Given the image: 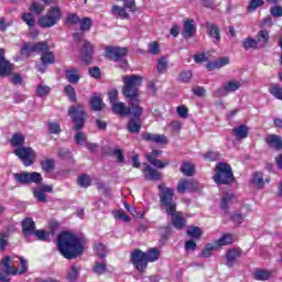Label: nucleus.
Instances as JSON below:
<instances>
[{
	"label": "nucleus",
	"mask_w": 282,
	"mask_h": 282,
	"mask_svg": "<svg viewBox=\"0 0 282 282\" xmlns=\"http://www.w3.org/2000/svg\"><path fill=\"white\" fill-rule=\"evenodd\" d=\"M241 254H242L241 249H229L226 254L227 268H232V265H235V263H237V259H239V257H241Z\"/></svg>",
	"instance_id": "22"
},
{
	"label": "nucleus",
	"mask_w": 282,
	"mask_h": 282,
	"mask_svg": "<svg viewBox=\"0 0 282 282\" xmlns=\"http://www.w3.org/2000/svg\"><path fill=\"white\" fill-rule=\"evenodd\" d=\"M14 180L18 184H41L43 182V176L37 172H21L13 174Z\"/></svg>",
	"instance_id": "8"
},
{
	"label": "nucleus",
	"mask_w": 282,
	"mask_h": 282,
	"mask_svg": "<svg viewBox=\"0 0 282 282\" xmlns=\"http://www.w3.org/2000/svg\"><path fill=\"white\" fill-rule=\"evenodd\" d=\"M50 91H52V88L47 85L40 84L36 88V94L40 98L50 96Z\"/></svg>",
	"instance_id": "47"
},
{
	"label": "nucleus",
	"mask_w": 282,
	"mask_h": 282,
	"mask_svg": "<svg viewBox=\"0 0 282 282\" xmlns=\"http://www.w3.org/2000/svg\"><path fill=\"white\" fill-rule=\"evenodd\" d=\"M160 259V251L155 248L148 250L145 253V261L149 263H153V261H158Z\"/></svg>",
	"instance_id": "42"
},
{
	"label": "nucleus",
	"mask_w": 282,
	"mask_h": 282,
	"mask_svg": "<svg viewBox=\"0 0 282 282\" xmlns=\"http://www.w3.org/2000/svg\"><path fill=\"white\" fill-rule=\"evenodd\" d=\"M142 140L145 142H154L155 144H169V139L164 134H155L151 132H143Z\"/></svg>",
	"instance_id": "15"
},
{
	"label": "nucleus",
	"mask_w": 282,
	"mask_h": 282,
	"mask_svg": "<svg viewBox=\"0 0 282 282\" xmlns=\"http://www.w3.org/2000/svg\"><path fill=\"white\" fill-rule=\"evenodd\" d=\"M271 17H274L275 19H279L282 17V7L275 6L270 9Z\"/></svg>",
	"instance_id": "64"
},
{
	"label": "nucleus",
	"mask_w": 282,
	"mask_h": 282,
	"mask_svg": "<svg viewBox=\"0 0 282 282\" xmlns=\"http://www.w3.org/2000/svg\"><path fill=\"white\" fill-rule=\"evenodd\" d=\"M130 262L134 265L138 272H144V270H147V265H149L147 262V253L140 249H135L131 252Z\"/></svg>",
	"instance_id": "9"
},
{
	"label": "nucleus",
	"mask_w": 282,
	"mask_h": 282,
	"mask_svg": "<svg viewBox=\"0 0 282 282\" xmlns=\"http://www.w3.org/2000/svg\"><path fill=\"white\" fill-rule=\"evenodd\" d=\"M55 166V162L53 159H46L41 161V169L44 170L45 173H52V170Z\"/></svg>",
	"instance_id": "45"
},
{
	"label": "nucleus",
	"mask_w": 282,
	"mask_h": 282,
	"mask_svg": "<svg viewBox=\"0 0 282 282\" xmlns=\"http://www.w3.org/2000/svg\"><path fill=\"white\" fill-rule=\"evenodd\" d=\"M186 191L195 193L197 191V181L194 180H181L177 184V193L184 194Z\"/></svg>",
	"instance_id": "17"
},
{
	"label": "nucleus",
	"mask_w": 282,
	"mask_h": 282,
	"mask_svg": "<svg viewBox=\"0 0 282 282\" xmlns=\"http://www.w3.org/2000/svg\"><path fill=\"white\" fill-rule=\"evenodd\" d=\"M14 155H17L24 166H32L36 160V152L32 148L20 147L14 150Z\"/></svg>",
	"instance_id": "7"
},
{
	"label": "nucleus",
	"mask_w": 282,
	"mask_h": 282,
	"mask_svg": "<svg viewBox=\"0 0 282 282\" xmlns=\"http://www.w3.org/2000/svg\"><path fill=\"white\" fill-rule=\"evenodd\" d=\"M167 215L171 217L172 225L176 230H182L186 227V218L181 214V212H177V209L167 213Z\"/></svg>",
	"instance_id": "13"
},
{
	"label": "nucleus",
	"mask_w": 282,
	"mask_h": 282,
	"mask_svg": "<svg viewBox=\"0 0 282 282\" xmlns=\"http://www.w3.org/2000/svg\"><path fill=\"white\" fill-rule=\"evenodd\" d=\"M34 230H36V225L34 224V220L32 218H25L22 221V231L24 232V235H34Z\"/></svg>",
	"instance_id": "24"
},
{
	"label": "nucleus",
	"mask_w": 282,
	"mask_h": 282,
	"mask_svg": "<svg viewBox=\"0 0 282 282\" xmlns=\"http://www.w3.org/2000/svg\"><path fill=\"white\" fill-rule=\"evenodd\" d=\"M112 112H115L117 116H129L131 110L127 104L117 101L115 105H112Z\"/></svg>",
	"instance_id": "23"
},
{
	"label": "nucleus",
	"mask_w": 282,
	"mask_h": 282,
	"mask_svg": "<svg viewBox=\"0 0 282 282\" xmlns=\"http://www.w3.org/2000/svg\"><path fill=\"white\" fill-rule=\"evenodd\" d=\"M127 129L129 133H140V130L142 129V120L130 118Z\"/></svg>",
	"instance_id": "28"
},
{
	"label": "nucleus",
	"mask_w": 282,
	"mask_h": 282,
	"mask_svg": "<svg viewBox=\"0 0 282 282\" xmlns=\"http://www.w3.org/2000/svg\"><path fill=\"white\" fill-rule=\"evenodd\" d=\"M181 172L185 174L187 177H193L195 175V164L189 162H184L181 166Z\"/></svg>",
	"instance_id": "37"
},
{
	"label": "nucleus",
	"mask_w": 282,
	"mask_h": 282,
	"mask_svg": "<svg viewBox=\"0 0 282 282\" xmlns=\"http://www.w3.org/2000/svg\"><path fill=\"white\" fill-rule=\"evenodd\" d=\"M53 192H54V186L41 185L33 189V195L37 202L45 204V202H47L46 193H53Z\"/></svg>",
	"instance_id": "12"
},
{
	"label": "nucleus",
	"mask_w": 282,
	"mask_h": 282,
	"mask_svg": "<svg viewBox=\"0 0 282 282\" xmlns=\"http://www.w3.org/2000/svg\"><path fill=\"white\" fill-rule=\"evenodd\" d=\"M143 175L145 180H148L149 182H158L162 180V173L158 172V170L153 169L149 164H145V169L143 170Z\"/></svg>",
	"instance_id": "19"
},
{
	"label": "nucleus",
	"mask_w": 282,
	"mask_h": 282,
	"mask_svg": "<svg viewBox=\"0 0 282 282\" xmlns=\"http://www.w3.org/2000/svg\"><path fill=\"white\" fill-rule=\"evenodd\" d=\"M94 252L99 257L100 259H105L107 257V247H105L104 243H96L94 246Z\"/></svg>",
	"instance_id": "46"
},
{
	"label": "nucleus",
	"mask_w": 282,
	"mask_h": 282,
	"mask_svg": "<svg viewBox=\"0 0 282 282\" xmlns=\"http://www.w3.org/2000/svg\"><path fill=\"white\" fill-rule=\"evenodd\" d=\"M226 65H230V57H218L214 62H209L206 68L209 72H215V69H221V67H226Z\"/></svg>",
	"instance_id": "20"
},
{
	"label": "nucleus",
	"mask_w": 282,
	"mask_h": 282,
	"mask_svg": "<svg viewBox=\"0 0 282 282\" xmlns=\"http://www.w3.org/2000/svg\"><path fill=\"white\" fill-rule=\"evenodd\" d=\"M254 279H257V281H268V279H270V271L258 270L254 273Z\"/></svg>",
	"instance_id": "50"
},
{
	"label": "nucleus",
	"mask_w": 282,
	"mask_h": 282,
	"mask_svg": "<svg viewBox=\"0 0 282 282\" xmlns=\"http://www.w3.org/2000/svg\"><path fill=\"white\" fill-rule=\"evenodd\" d=\"M241 87V83L237 80H230L227 84H225V88L227 89V93L232 94V91H237Z\"/></svg>",
	"instance_id": "48"
},
{
	"label": "nucleus",
	"mask_w": 282,
	"mask_h": 282,
	"mask_svg": "<svg viewBox=\"0 0 282 282\" xmlns=\"http://www.w3.org/2000/svg\"><path fill=\"white\" fill-rule=\"evenodd\" d=\"M204 159L208 160L209 162H215L219 160V152L209 151L204 154Z\"/></svg>",
	"instance_id": "63"
},
{
	"label": "nucleus",
	"mask_w": 282,
	"mask_h": 282,
	"mask_svg": "<svg viewBox=\"0 0 282 282\" xmlns=\"http://www.w3.org/2000/svg\"><path fill=\"white\" fill-rule=\"evenodd\" d=\"M167 67H169V61H166V57H161L159 59L158 66H156L158 73L164 74V72H166Z\"/></svg>",
	"instance_id": "52"
},
{
	"label": "nucleus",
	"mask_w": 282,
	"mask_h": 282,
	"mask_svg": "<svg viewBox=\"0 0 282 282\" xmlns=\"http://www.w3.org/2000/svg\"><path fill=\"white\" fill-rule=\"evenodd\" d=\"M54 61H55V57H54V53H52V51L44 53L41 56L42 64H36L37 72H41V74H45V69H46L47 65H53Z\"/></svg>",
	"instance_id": "16"
},
{
	"label": "nucleus",
	"mask_w": 282,
	"mask_h": 282,
	"mask_svg": "<svg viewBox=\"0 0 282 282\" xmlns=\"http://www.w3.org/2000/svg\"><path fill=\"white\" fill-rule=\"evenodd\" d=\"M242 47L243 50H259V42L252 36H248L242 40Z\"/></svg>",
	"instance_id": "30"
},
{
	"label": "nucleus",
	"mask_w": 282,
	"mask_h": 282,
	"mask_svg": "<svg viewBox=\"0 0 282 282\" xmlns=\"http://www.w3.org/2000/svg\"><path fill=\"white\" fill-rule=\"evenodd\" d=\"M270 94L274 96V98H278V100H282V88L278 85H274L270 88Z\"/></svg>",
	"instance_id": "61"
},
{
	"label": "nucleus",
	"mask_w": 282,
	"mask_h": 282,
	"mask_svg": "<svg viewBox=\"0 0 282 282\" xmlns=\"http://www.w3.org/2000/svg\"><path fill=\"white\" fill-rule=\"evenodd\" d=\"M234 200H235V194L232 193L226 194L225 196H223L221 203H220L221 210H225V213H228V206H230V204H232Z\"/></svg>",
	"instance_id": "34"
},
{
	"label": "nucleus",
	"mask_w": 282,
	"mask_h": 282,
	"mask_svg": "<svg viewBox=\"0 0 282 282\" xmlns=\"http://www.w3.org/2000/svg\"><path fill=\"white\" fill-rule=\"evenodd\" d=\"M205 28L209 39H213L215 45H219V43H221L219 26H217L215 23L206 22Z\"/></svg>",
	"instance_id": "14"
},
{
	"label": "nucleus",
	"mask_w": 282,
	"mask_h": 282,
	"mask_svg": "<svg viewBox=\"0 0 282 282\" xmlns=\"http://www.w3.org/2000/svg\"><path fill=\"white\" fill-rule=\"evenodd\" d=\"M228 90L226 88V86L224 85V87L217 88L214 93L213 96L214 98H224L226 96H228Z\"/></svg>",
	"instance_id": "60"
},
{
	"label": "nucleus",
	"mask_w": 282,
	"mask_h": 282,
	"mask_svg": "<svg viewBox=\"0 0 282 282\" xmlns=\"http://www.w3.org/2000/svg\"><path fill=\"white\" fill-rule=\"evenodd\" d=\"M90 107L93 111H102L105 104L100 97H91Z\"/></svg>",
	"instance_id": "40"
},
{
	"label": "nucleus",
	"mask_w": 282,
	"mask_h": 282,
	"mask_svg": "<svg viewBox=\"0 0 282 282\" xmlns=\"http://www.w3.org/2000/svg\"><path fill=\"white\" fill-rule=\"evenodd\" d=\"M150 164H152V166H154L155 169H166V166H169V161H162L159 159H152L150 158Z\"/></svg>",
	"instance_id": "51"
},
{
	"label": "nucleus",
	"mask_w": 282,
	"mask_h": 282,
	"mask_svg": "<svg viewBox=\"0 0 282 282\" xmlns=\"http://www.w3.org/2000/svg\"><path fill=\"white\" fill-rule=\"evenodd\" d=\"M33 234L37 239H40V241H50V232L45 230H35Z\"/></svg>",
	"instance_id": "59"
},
{
	"label": "nucleus",
	"mask_w": 282,
	"mask_h": 282,
	"mask_svg": "<svg viewBox=\"0 0 282 282\" xmlns=\"http://www.w3.org/2000/svg\"><path fill=\"white\" fill-rule=\"evenodd\" d=\"M21 19L24 21V23H26V25H29V28H34L36 23L32 13H23Z\"/></svg>",
	"instance_id": "55"
},
{
	"label": "nucleus",
	"mask_w": 282,
	"mask_h": 282,
	"mask_svg": "<svg viewBox=\"0 0 282 282\" xmlns=\"http://www.w3.org/2000/svg\"><path fill=\"white\" fill-rule=\"evenodd\" d=\"M64 93L72 102H76V100H78V97L76 96V89L74 88V86L66 85L64 87Z\"/></svg>",
	"instance_id": "44"
},
{
	"label": "nucleus",
	"mask_w": 282,
	"mask_h": 282,
	"mask_svg": "<svg viewBox=\"0 0 282 282\" xmlns=\"http://www.w3.org/2000/svg\"><path fill=\"white\" fill-rule=\"evenodd\" d=\"M235 180L232 175V167L228 163H218L216 165V173L214 175V182L217 184H230Z\"/></svg>",
	"instance_id": "5"
},
{
	"label": "nucleus",
	"mask_w": 282,
	"mask_h": 282,
	"mask_svg": "<svg viewBox=\"0 0 282 282\" xmlns=\"http://www.w3.org/2000/svg\"><path fill=\"white\" fill-rule=\"evenodd\" d=\"M183 25V37L193 39V36H195V33L197 32V25L195 24V20H185Z\"/></svg>",
	"instance_id": "18"
},
{
	"label": "nucleus",
	"mask_w": 282,
	"mask_h": 282,
	"mask_svg": "<svg viewBox=\"0 0 282 282\" xmlns=\"http://www.w3.org/2000/svg\"><path fill=\"white\" fill-rule=\"evenodd\" d=\"M127 54H129V50L127 47H120V46L106 47V56L110 61H120L121 58H124Z\"/></svg>",
	"instance_id": "10"
},
{
	"label": "nucleus",
	"mask_w": 282,
	"mask_h": 282,
	"mask_svg": "<svg viewBox=\"0 0 282 282\" xmlns=\"http://www.w3.org/2000/svg\"><path fill=\"white\" fill-rule=\"evenodd\" d=\"M29 10H30V12H34V14H43V12H45V6H43L39 2H32Z\"/></svg>",
	"instance_id": "49"
},
{
	"label": "nucleus",
	"mask_w": 282,
	"mask_h": 282,
	"mask_svg": "<svg viewBox=\"0 0 282 282\" xmlns=\"http://www.w3.org/2000/svg\"><path fill=\"white\" fill-rule=\"evenodd\" d=\"M77 183L82 186V188H87L91 184V178L87 174H83L78 176Z\"/></svg>",
	"instance_id": "54"
},
{
	"label": "nucleus",
	"mask_w": 282,
	"mask_h": 282,
	"mask_svg": "<svg viewBox=\"0 0 282 282\" xmlns=\"http://www.w3.org/2000/svg\"><path fill=\"white\" fill-rule=\"evenodd\" d=\"M122 94L124 98L129 100V116H132V119L140 120V117L144 113V108L140 106V90L138 87L142 85V80H144V78L140 75H127L122 77Z\"/></svg>",
	"instance_id": "1"
},
{
	"label": "nucleus",
	"mask_w": 282,
	"mask_h": 282,
	"mask_svg": "<svg viewBox=\"0 0 282 282\" xmlns=\"http://www.w3.org/2000/svg\"><path fill=\"white\" fill-rule=\"evenodd\" d=\"M65 23L68 26L76 25V23H80V18L76 13H70L67 15Z\"/></svg>",
	"instance_id": "56"
},
{
	"label": "nucleus",
	"mask_w": 282,
	"mask_h": 282,
	"mask_svg": "<svg viewBox=\"0 0 282 282\" xmlns=\"http://www.w3.org/2000/svg\"><path fill=\"white\" fill-rule=\"evenodd\" d=\"M249 131L250 129L247 128V126L241 124L232 129V134L235 138H237V140H246V138H248Z\"/></svg>",
	"instance_id": "26"
},
{
	"label": "nucleus",
	"mask_w": 282,
	"mask_h": 282,
	"mask_svg": "<svg viewBox=\"0 0 282 282\" xmlns=\"http://www.w3.org/2000/svg\"><path fill=\"white\" fill-rule=\"evenodd\" d=\"M12 69H14V65L6 59V50L0 48V78L10 76V74H12Z\"/></svg>",
	"instance_id": "11"
},
{
	"label": "nucleus",
	"mask_w": 282,
	"mask_h": 282,
	"mask_svg": "<svg viewBox=\"0 0 282 282\" xmlns=\"http://www.w3.org/2000/svg\"><path fill=\"white\" fill-rule=\"evenodd\" d=\"M68 116L74 122V131H77L74 135L76 144H79L80 147L87 144V134L80 131V129L85 127V120L87 119V112L85 111L83 104L70 106L68 108Z\"/></svg>",
	"instance_id": "3"
},
{
	"label": "nucleus",
	"mask_w": 282,
	"mask_h": 282,
	"mask_svg": "<svg viewBox=\"0 0 282 282\" xmlns=\"http://www.w3.org/2000/svg\"><path fill=\"white\" fill-rule=\"evenodd\" d=\"M57 248L65 259H76L85 252V237L68 231L57 236Z\"/></svg>",
	"instance_id": "2"
},
{
	"label": "nucleus",
	"mask_w": 282,
	"mask_h": 282,
	"mask_svg": "<svg viewBox=\"0 0 282 282\" xmlns=\"http://www.w3.org/2000/svg\"><path fill=\"white\" fill-rule=\"evenodd\" d=\"M263 3H264L263 0H250L247 11L254 12L258 8H261Z\"/></svg>",
	"instance_id": "57"
},
{
	"label": "nucleus",
	"mask_w": 282,
	"mask_h": 282,
	"mask_svg": "<svg viewBox=\"0 0 282 282\" xmlns=\"http://www.w3.org/2000/svg\"><path fill=\"white\" fill-rule=\"evenodd\" d=\"M1 264L4 268L6 274H19V270L14 268V264H12V259L10 256L2 259Z\"/></svg>",
	"instance_id": "25"
},
{
	"label": "nucleus",
	"mask_w": 282,
	"mask_h": 282,
	"mask_svg": "<svg viewBox=\"0 0 282 282\" xmlns=\"http://www.w3.org/2000/svg\"><path fill=\"white\" fill-rule=\"evenodd\" d=\"M111 14L112 17H119V19H129V13L127 12V9L117 4L112 6Z\"/></svg>",
	"instance_id": "31"
},
{
	"label": "nucleus",
	"mask_w": 282,
	"mask_h": 282,
	"mask_svg": "<svg viewBox=\"0 0 282 282\" xmlns=\"http://www.w3.org/2000/svg\"><path fill=\"white\" fill-rule=\"evenodd\" d=\"M257 39L256 40L258 42V45H262V47H265V45H268L269 41H270V33L265 30H261L258 32L257 34Z\"/></svg>",
	"instance_id": "32"
},
{
	"label": "nucleus",
	"mask_w": 282,
	"mask_h": 282,
	"mask_svg": "<svg viewBox=\"0 0 282 282\" xmlns=\"http://www.w3.org/2000/svg\"><path fill=\"white\" fill-rule=\"evenodd\" d=\"M31 52H34V50H32V44H30V43H24L20 50V54L22 56H26V57L30 56Z\"/></svg>",
	"instance_id": "62"
},
{
	"label": "nucleus",
	"mask_w": 282,
	"mask_h": 282,
	"mask_svg": "<svg viewBox=\"0 0 282 282\" xmlns=\"http://www.w3.org/2000/svg\"><path fill=\"white\" fill-rule=\"evenodd\" d=\"M80 30L82 32H89V30H91V19L83 18L80 21Z\"/></svg>",
	"instance_id": "58"
},
{
	"label": "nucleus",
	"mask_w": 282,
	"mask_h": 282,
	"mask_svg": "<svg viewBox=\"0 0 282 282\" xmlns=\"http://www.w3.org/2000/svg\"><path fill=\"white\" fill-rule=\"evenodd\" d=\"M267 144L272 149H282V138L278 134H269L265 138Z\"/></svg>",
	"instance_id": "27"
},
{
	"label": "nucleus",
	"mask_w": 282,
	"mask_h": 282,
	"mask_svg": "<svg viewBox=\"0 0 282 282\" xmlns=\"http://www.w3.org/2000/svg\"><path fill=\"white\" fill-rule=\"evenodd\" d=\"M91 56H94V45H91L89 42H86L83 46L80 58L87 65L91 63Z\"/></svg>",
	"instance_id": "21"
},
{
	"label": "nucleus",
	"mask_w": 282,
	"mask_h": 282,
	"mask_svg": "<svg viewBox=\"0 0 282 282\" xmlns=\"http://www.w3.org/2000/svg\"><path fill=\"white\" fill-rule=\"evenodd\" d=\"M32 50L36 54H42V56H43L44 54H46L50 51V45H47V42H39L35 44H32Z\"/></svg>",
	"instance_id": "33"
},
{
	"label": "nucleus",
	"mask_w": 282,
	"mask_h": 282,
	"mask_svg": "<svg viewBox=\"0 0 282 282\" xmlns=\"http://www.w3.org/2000/svg\"><path fill=\"white\" fill-rule=\"evenodd\" d=\"M234 241H235V236L230 234H225L216 241V246H219V247L230 246V243H234Z\"/></svg>",
	"instance_id": "38"
},
{
	"label": "nucleus",
	"mask_w": 282,
	"mask_h": 282,
	"mask_svg": "<svg viewBox=\"0 0 282 282\" xmlns=\"http://www.w3.org/2000/svg\"><path fill=\"white\" fill-rule=\"evenodd\" d=\"M25 144V137L21 133H15L11 138V147H17V149H20V147H23Z\"/></svg>",
	"instance_id": "36"
},
{
	"label": "nucleus",
	"mask_w": 282,
	"mask_h": 282,
	"mask_svg": "<svg viewBox=\"0 0 282 282\" xmlns=\"http://www.w3.org/2000/svg\"><path fill=\"white\" fill-rule=\"evenodd\" d=\"M63 19V11L59 7H51L45 15L40 17L39 25L41 28H54Z\"/></svg>",
	"instance_id": "4"
},
{
	"label": "nucleus",
	"mask_w": 282,
	"mask_h": 282,
	"mask_svg": "<svg viewBox=\"0 0 282 282\" xmlns=\"http://www.w3.org/2000/svg\"><path fill=\"white\" fill-rule=\"evenodd\" d=\"M159 188L161 189V206L165 208V213H173L177 209V204L173 200V196L175 195V192L170 187H164V185H159Z\"/></svg>",
	"instance_id": "6"
},
{
	"label": "nucleus",
	"mask_w": 282,
	"mask_h": 282,
	"mask_svg": "<svg viewBox=\"0 0 282 282\" xmlns=\"http://www.w3.org/2000/svg\"><path fill=\"white\" fill-rule=\"evenodd\" d=\"M252 184L256 188H263V186H265V181L263 180V174L261 172H256L253 174Z\"/></svg>",
	"instance_id": "39"
},
{
	"label": "nucleus",
	"mask_w": 282,
	"mask_h": 282,
	"mask_svg": "<svg viewBox=\"0 0 282 282\" xmlns=\"http://www.w3.org/2000/svg\"><path fill=\"white\" fill-rule=\"evenodd\" d=\"M213 250H215V246L208 243L205 246L204 250L198 254V257L208 259L212 257Z\"/></svg>",
	"instance_id": "53"
},
{
	"label": "nucleus",
	"mask_w": 282,
	"mask_h": 282,
	"mask_svg": "<svg viewBox=\"0 0 282 282\" xmlns=\"http://www.w3.org/2000/svg\"><path fill=\"white\" fill-rule=\"evenodd\" d=\"M79 275H80V268L76 265H72L67 271L66 279L69 282H74L76 281V279H78Z\"/></svg>",
	"instance_id": "35"
},
{
	"label": "nucleus",
	"mask_w": 282,
	"mask_h": 282,
	"mask_svg": "<svg viewBox=\"0 0 282 282\" xmlns=\"http://www.w3.org/2000/svg\"><path fill=\"white\" fill-rule=\"evenodd\" d=\"M186 235L192 239H202V236L204 234L202 232V229L199 227H188L186 230Z\"/></svg>",
	"instance_id": "43"
},
{
	"label": "nucleus",
	"mask_w": 282,
	"mask_h": 282,
	"mask_svg": "<svg viewBox=\"0 0 282 282\" xmlns=\"http://www.w3.org/2000/svg\"><path fill=\"white\" fill-rule=\"evenodd\" d=\"M65 76L70 85H77V83L80 80V74H78V69L76 68L66 70Z\"/></svg>",
	"instance_id": "29"
},
{
	"label": "nucleus",
	"mask_w": 282,
	"mask_h": 282,
	"mask_svg": "<svg viewBox=\"0 0 282 282\" xmlns=\"http://www.w3.org/2000/svg\"><path fill=\"white\" fill-rule=\"evenodd\" d=\"M93 272L98 274L99 276L107 273V262L96 261L95 265L93 267Z\"/></svg>",
	"instance_id": "41"
}]
</instances>
